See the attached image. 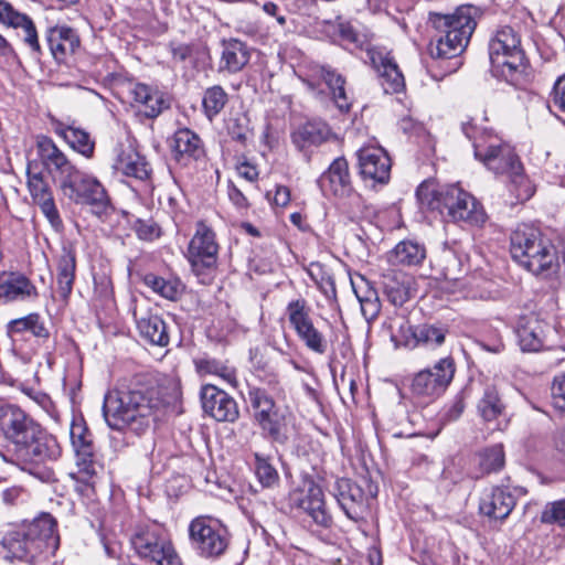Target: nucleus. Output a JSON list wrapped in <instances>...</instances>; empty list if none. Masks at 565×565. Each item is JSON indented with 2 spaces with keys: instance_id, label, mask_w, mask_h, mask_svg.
Listing matches in <instances>:
<instances>
[{
  "instance_id": "1",
  "label": "nucleus",
  "mask_w": 565,
  "mask_h": 565,
  "mask_svg": "<svg viewBox=\"0 0 565 565\" xmlns=\"http://www.w3.org/2000/svg\"><path fill=\"white\" fill-rule=\"evenodd\" d=\"M181 396L175 376H137L127 390L110 391L104 399L107 425L142 435L162 420Z\"/></svg>"
},
{
  "instance_id": "2",
  "label": "nucleus",
  "mask_w": 565,
  "mask_h": 565,
  "mask_svg": "<svg viewBox=\"0 0 565 565\" xmlns=\"http://www.w3.org/2000/svg\"><path fill=\"white\" fill-rule=\"evenodd\" d=\"M0 434L23 470L61 456L57 439L15 404L0 401Z\"/></svg>"
},
{
  "instance_id": "3",
  "label": "nucleus",
  "mask_w": 565,
  "mask_h": 565,
  "mask_svg": "<svg viewBox=\"0 0 565 565\" xmlns=\"http://www.w3.org/2000/svg\"><path fill=\"white\" fill-rule=\"evenodd\" d=\"M475 157L488 170L495 174H505L510 179L509 190L516 201L530 200L535 188L523 173V166L513 147L500 137L488 135L473 141Z\"/></svg>"
},
{
  "instance_id": "4",
  "label": "nucleus",
  "mask_w": 565,
  "mask_h": 565,
  "mask_svg": "<svg viewBox=\"0 0 565 565\" xmlns=\"http://www.w3.org/2000/svg\"><path fill=\"white\" fill-rule=\"evenodd\" d=\"M478 9L461 6L455 12L443 14L429 13L428 21L436 31L435 42L429 45L434 58H452L467 47L477 26Z\"/></svg>"
},
{
  "instance_id": "5",
  "label": "nucleus",
  "mask_w": 565,
  "mask_h": 565,
  "mask_svg": "<svg viewBox=\"0 0 565 565\" xmlns=\"http://www.w3.org/2000/svg\"><path fill=\"white\" fill-rule=\"evenodd\" d=\"M416 195L423 206L438 211L454 222L482 224L486 221L481 204L456 184L439 185L435 181H424Z\"/></svg>"
},
{
  "instance_id": "6",
  "label": "nucleus",
  "mask_w": 565,
  "mask_h": 565,
  "mask_svg": "<svg viewBox=\"0 0 565 565\" xmlns=\"http://www.w3.org/2000/svg\"><path fill=\"white\" fill-rule=\"evenodd\" d=\"M510 252L521 267L535 276L548 278L557 274L559 260L556 247L532 225H518L510 237Z\"/></svg>"
},
{
  "instance_id": "7",
  "label": "nucleus",
  "mask_w": 565,
  "mask_h": 565,
  "mask_svg": "<svg viewBox=\"0 0 565 565\" xmlns=\"http://www.w3.org/2000/svg\"><path fill=\"white\" fill-rule=\"evenodd\" d=\"M56 523L50 514L22 523L9 532L2 543L12 558L32 562L36 556L57 546Z\"/></svg>"
},
{
  "instance_id": "8",
  "label": "nucleus",
  "mask_w": 565,
  "mask_h": 565,
  "mask_svg": "<svg viewBox=\"0 0 565 565\" xmlns=\"http://www.w3.org/2000/svg\"><path fill=\"white\" fill-rule=\"evenodd\" d=\"M489 58L494 75L518 83L525 68L520 34L509 25L498 29L489 41Z\"/></svg>"
},
{
  "instance_id": "9",
  "label": "nucleus",
  "mask_w": 565,
  "mask_h": 565,
  "mask_svg": "<svg viewBox=\"0 0 565 565\" xmlns=\"http://www.w3.org/2000/svg\"><path fill=\"white\" fill-rule=\"evenodd\" d=\"M248 401L262 435L274 443L285 444L290 433L289 414L278 407L273 396L262 387L250 386Z\"/></svg>"
},
{
  "instance_id": "10",
  "label": "nucleus",
  "mask_w": 565,
  "mask_h": 565,
  "mask_svg": "<svg viewBox=\"0 0 565 565\" xmlns=\"http://www.w3.org/2000/svg\"><path fill=\"white\" fill-rule=\"evenodd\" d=\"M189 541L198 555L215 559L227 550L231 534L221 520L211 515H199L189 524Z\"/></svg>"
},
{
  "instance_id": "11",
  "label": "nucleus",
  "mask_w": 565,
  "mask_h": 565,
  "mask_svg": "<svg viewBox=\"0 0 565 565\" xmlns=\"http://www.w3.org/2000/svg\"><path fill=\"white\" fill-rule=\"evenodd\" d=\"M130 541L140 557L156 565H182L172 542L157 525L138 526Z\"/></svg>"
},
{
  "instance_id": "12",
  "label": "nucleus",
  "mask_w": 565,
  "mask_h": 565,
  "mask_svg": "<svg viewBox=\"0 0 565 565\" xmlns=\"http://www.w3.org/2000/svg\"><path fill=\"white\" fill-rule=\"evenodd\" d=\"M455 362L447 356L440 359L433 367L417 372L411 382V392L413 396L423 403H429L440 396L455 374Z\"/></svg>"
},
{
  "instance_id": "13",
  "label": "nucleus",
  "mask_w": 565,
  "mask_h": 565,
  "mask_svg": "<svg viewBox=\"0 0 565 565\" xmlns=\"http://www.w3.org/2000/svg\"><path fill=\"white\" fill-rule=\"evenodd\" d=\"M61 190L74 203L89 205L92 212L98 216L109 209L110 201L103 184L79 170L62 185Z\"/></svg>"
},
{
  "instance_id": "14",
  "label": "nucleus",
  "mask_w": 565,
  "mask_h": 565,
  "mask_svg": "<svg viewBox=\"0 0 565 565\" xmlns=\"http://www.w3.org/2000/svg\"><path fill=\"white\" fill-rule=\"evenodd\" d=\"M218 248L213 228L205 222L199 221L185 254L192 271L196 276H201L216 266Z\"/></svg>"
},
{
  "instance_id": "15",
  "label": "nucleus",
  "mask_w": 565,
  "mask_h": 565,
  "mask_svg": "<svg viewBox=\"0 0 565 565\" xmlns=\"http://www.w3.org/2000/svg\"><path fill=\"white\" fill-rule=\"evenodd\" d=\"M288 321L297 337L310 351L324 354L328 341L323 333L316 328L311 318V309L303 298L291 300L286 308Z\"/></svg>"
},
{
  "instance_id": "16",
  "label": "nucleus",
  "mask_w": 565,
  "mask_h": 565,
  "mask_svg": "<svg viewBox=\"0 0 565 565\" xmlns=\"http://www.w3.org/2000/svg\"><path fill=\"white\" fill-rule=\"evenodd\" d=\"M348 519L360 522L369 512V499L363 489L349 479H338L330 490Z\"/></svg>"
},
{
  "instance_id": "17",
  "label": "nucleus",
  "mask_w": 565,
  "mask_h": 565,
  "mask_svg": "<svg viewBox=\"0 0 565 565\" xmlns=\"http://www.w3.org/2000/svg\"><path fill=\"white\" fill-rule=\"evenodd\" d=\"M38 154L47 172L60 182V188L77 172V168L57 148L54 141L41 136L36 141Z\"/></svg>"
},
{
  "instance_id": "18",
  "label": "nucleus",
  "mask_w": 565,
  "mask_h": 565,
  "mask_svg": "<svg viewBox=\"0 0 565 565\" xmlns=\"http://www.w3.org/2000/svg\"><path fill=\"white\" fill-rule=\"evenodd\" d=\"M359 170L364 181L384 184L390 180L391 159L387 152L377 146H366L358 151Z\"/></svg>"
},
{
  "instance_id": "19",
  "label": "nucleus",
  "mask_w": 565,
  "mask_h": 565,
  "mask_svg": "<svg viewBox=\"0 0 565 565\" xmlns=\"http://www.w3.org/2000/svg\"><path fill=\"white\" fill-rule=\"evenodd\" d=\"M366 55L381 77L385 93H399L405 86V81L391 52L385 47H366Z\"/></svg>"
},
{
  "instance_id": "20",
  "label": "nucleus",
  "mask_w": 565,
  "mask_h": 565,
  "mask_svg": "<svg viewBox=\"0 0 565 565\" xmlns=\"http://www.w3.org/2000/svg\"><path fill=\"white\" fill-rule=\"evenodd\" d=\"M201 402L204 412L217 422H235L239 411L235 399L213 384L203 385Z\"/></svg>"
},
{
  "instance_id": "21",
  "label": "nucleus",
  "mask_w": 565,
  "mask_h": 565,
  "mask_svg": "<svg viewBox=\"0 0 565 565\" xmlns=\"http://www.w3.org/2000/svg\"><path fill=\"white\" fill-rule=\"evenodd\" d=\"M319 186L324 195L345 199L354 192L349 163L345 158H335L328 170L324 171L319 180Z\"/></svg>"
},
{
  "instance_id": "22",
  "label": "nucleus",
  "mask_w": 565,
  "mask_h": 565,
  "mask_svg": "<svg viewBox=\"0 0 565 565\" xmlns=\"http://www.w3.org/2000/svg\"><path fill=\"white\" fill-rule=\"evenodd\" d=\"M0 23L12 29H21L23 42L30 49L33 56L42 54L38 31L32 19L18 11L9 1L0 0Z\"/></svg>"
},
{
  "instance_id": "23",
  "label": "nucleus",
  "mask_w": 565,
  "mask_h": 565,
  "mask_svg": "<svg viewBox=\"0 0 565 565\" xmlns=\"http://www.w3.org/2000/svg\"><path fill=\"white\" fill-rule=\"evenodd\" d=\"M551 326L534 313L520 318L516 337L522 351L537 352L547 347V334Z\"/></svg>"
},
{
  "instance_id": "24",
  "label": "nucleus",
  "mask_w": 565,
  "mask_h": 565,
  "mask_svg": "<svg viewBox=\"0 0 565 565\" xmlns=\"http://www.w3.org/2000/svg\"><path fill=\"white\" fill-rule=\"evenodd\" d=\"M290 502L292 507L308 514L316 524L324 527L331 524L332 519L327 511L324 494L319 486L310 483L307 492L292 491Z\"/></svg>"
},
{
  "instance_id": "25",
  "label": "nucleus",
  "mask_w": 565,
  "mask_h": 565,
  "mask_svg": "<svg viewBox=\"0 0 565 565\" xmlns=\"http://www.w3.org/2000/svg\"><path fill=\"white\" fill-rule=\"evenodd\" d=\"M28 188L33 202L40 206L41 212L47 218L50 224L55 228L61 226L62 220L55 205L53 193L42 173L29 172Z\"/></svg>"
},
{
  "instance_id": "26",
  "label": "nucleus",
  "mask_w": 565,
  "mask_h": 565,
  "mask_svg": "<svg viewBox=\"0 0 565 565\" xmlns=\"http://www.w3.org/2000/svg\"><path fill=\"white\" fill-rule=\"evenodd\" d=\"M515 505V497L509 488L495 487L480 501V512L494 520H504Z\"/></svg>"
},
{
  "instance_id": "27",
  "label": "nucleus",
  "mask_w": 565,
  "mask_h": 565,
  "mask_svg": "<svg viewBox=\"0 0 565 565\" xmlns=\"http://www.w3.org/2000/svg\"><path fill=\"white\" fill-rule=\"evenodd\" d=\"M46 40L53 57L63 62L67 56L75 54L81 46L77 32L66 25H56L47 31Z\"/></svg>"
},
{
  "instance_id": "28",
  "label": "nucleus",
  "mask_w": 565,
  "mask_h": 565,
  "mask_svg": "<svg viewBox=\"0 0 565 565\" xmlns=\"http://www.w3.org/2000/svg\"><path fill=\"white\" fill-rule=\"evenodd\" d=\"M132 106L148 118H154L168 107L163 95L145 84H135L130 89Z\"/></svg>"
},
{
  "instance_id": "29",
  "label": "nucleus",
  "mask_w": 565,
  "mask_h": 565,
  "mask_svg": "<svg viewBox=\"0 0 565 565\" xmlns=\"http://www.w3.org/2000/svg\"><path fill=\"white\" fill-rule=\"evenodd\" d=\"M76 269V254L70 244L62 247L61 254L57 257L56 265V281L57 292L62 300L66 301L72 292L75 279Z\"/></svg>"
},
{
  "instance_id": "30",
  "label": "nucleus",
  "mask_w": 565,
  "mask_h": 565,
  "mask_svg": "<svg viewBox=\"0 0 565 565\" xmlns=\"http://www.w3.org/2000/svg\"><path fill=\"white\" fill-rule=\"evenodd\" d=\"M135 319L139 335L152 345L167 347L170 342L168 326L158 315H147Z\"/></svg>"
},
{
  "instance_id": "31",
  "label": "nucleus",
  "mask_w": 565,
  "mask_h": 565,
  "mask_svg": "<svg viewBox=\"0 0 565 565\" xmlns=\"http://www.w3.org/2000/svg\"><path fill=\"white\" fill-rule=\"evenodd\" d=\"M504 404L493 387L486 388L477 405L478 414L486 423H495L493 430H503L508 420L504 416Z\"/></svg>"
},
{
  "instance_id": "32",
  "label": "nucleus",
  "mask_w": 565,
  "mask_h": 565,
  "mask_svg": "<svg viewBox=\"0 0 565 565\" xmlns=\"http://www.w3.org/2000/svg\"><path fill=\"white\" fill-rule=\"evenodd\" d=\"M38 295L36 287L23 275H10L0 280V299L6 302L33 300Z\"/></svg>"
},
{
  "instance_id": "33",
  "label": "nucleus",
  "mask_w": 565,
  "mask_h": 565,
  "mask_svg": "<svg viewBox=\"0 0 565 565\" xmlns=\"http://www.w3.org/2000/svg\"><path fill=\"white\" fill-rule=\"evenodd\" d=\"M412 278L397 270L383 275V290L387 300L394 306H403L411 298Z\"/></svg>"
},
{
  "instance_id": "34",
  "label": "nucleus",
  "mask_w": 565,
  "mask_h": 565,
  "mask_svg": "<svg viewBox=\"0 0 565 565\" xmlns=\"http://www.w3.org/2000/svg\"><path fill=\"white\" fill-rule=\"evenodd\" d=\"M312 75L323 79L332 93L337 107L341 111L350 110L351 102L347 96L344 88L345 79L341 74L327 66H317L312 70Z\"/></svg>"
},
{
  "instance_id": "35",
  "label": "nucleus",
  "mask_w": 565,
  "mask_h": 565,
  "mask_svg": "<svg viewBox=\"0 0 565 565\" xmlns=\"http://www.w3.org/2000/svg\"><path fill=\"white\" fill-rule=\"evenodd\" d=\"M247 45L238 40L224 42L220 68L230 73L239 72L249 62Z\"/></svg>"
},
{
  "instance_id": "36",
  "label": "nucleus",
  "mask_w": 565,
  "mask_h": 565,
  "mask_svg": "<svg viewBox=\"0 0 565 565\" xmlns=\"http://www.w3.org/2000/svg\"><path fill=\"white\" fill-rule=\"evenodd\" d=\"M330 130L323 122L308 121L299 126L292 134V143L303 150L310 146H318L327 140Z\"/></svg>"
},
{
  "instance_id": "37",
  "label": "nucleus",
  "mask_w": 565,
  "mask_h": 565,
  "mask_svg": "<svg viewBox=\"0 0 565 565\" xmlns=\"http://www.w3.org/2000/svg\"><path fill=\"white\" fill-rule=\"evenodd\" d=\"M117 169L127 177L147 180L150 175L149 163L134 149L124 150L117 160Z\"/></svg>"
},
{
  "instance_id": "38",
  "label": "nucleus",
  "mask_w": 565,
  "mask_h": 565,
  "mask_svg": "<svg viewBox=\"0 0 565 565\" xmlns=\"http://www.w3.org/2000/svg\"><path fill=\"white\" fill-rule=\"evenodd\" d=\"M172 149L175 158L198 159L202 153L200 137L190 129H180L173 136Z\"/></svg>"
},
{
  "instance_id": "39",
  "label": "nucleus",
  "mask_w": 565,
  "mask_h": 565,
  "mask_svg": "<svg viewBox=\"0 0 565 565\" xmlns=\"http://www.w3.org/2000/svg\"><path fill=\"white\" fill-rule=\"evenodd\" d=\"M426 257V249L423 245L412 241L398 243L390 254V262L394 265L415 266Z\"/></svg>"
},
{
  "instance_id": "40",
  "label": "nucleus",
  "mask_w": 565,
  "mask_h": 565,
  "mask_svg": "<svg viewBox=\"0 0 565 565\" xmlns=\"http://www.w3.org/2000/svg\"><path fill=\"white\" fill-rule=\"evenodd\" d=\"M195 366L201 374L214 375L231 387L237 386L236 371L226 362L212 358H202L195 361Z\"/></svg>"
},
{
  "instance_id": "41",
  "label": "nucleus",
  "mask_w": 565,
  "mask_h": 565,
  "mask_svg": "<svg viewBox=\"0 0 565 565\" xmlns=\"http://www.w3.org/2000/svg\"><path fill=\"white\" fill-rule=\"evenodd\" d=\"M77 472L74 478L83 482L86 488H93L94 478L103 470L102 463L96 459L95 447L83 455L82 451L75 452Z\"/></svg>"
},
{
  "instance_id": "42",
  "label": "nucleus",
  "mask_w": 565,
  "mask_h": 565,
  "mask_svg": "<svg viewBox=\"0 0 565 565\" xmlns=\"http://www.w3.org/2000/svg\"><path fill=\"white\" fill-rule=\"evenodd\" d=\"M31 332L36 338L47 339L50 332L39 313H30L25 317L13 319L7 324L9 335Z\"/></svg>"
},
{
  "instance_id": "43",
  "label": "nucleus",
  "mask_w": 565,
  "mask_h": 565,
  "mask_svg": "<svg viewBox=\"0 0 565 565\" xmlns=\"http://www.w3.org/2000/svg\"><path fill=\"white\" fill-rule=\"evenodd\" d=\"M64 140L78 153L90 158L94 153L95 142L90 139L88 132L83 129L66 127L61 131Z\"/></svg>"
},
{
  "instance_id": "44",
  "label": "nucleus",
  "mask_w": 565,
  "mask_h": 565,
  "mask_svg": "<svg viewBox=\"0 0 565 565\" xmlns=\"http://www.w3.org/2000/svg\"><path fill=\"white\" fill-rule=\"evenodd\" d=\"M145 284L161 297L175 300L181 295L183 287L178 279H164L154 274H147Z\"/></svg>"
},
{
  "instance_id": "45",
  "label": "nucleus",
  "mask_w": 565,
  "mask_h": 565,
  "mask_svg": "<svg viewBox=\"0 0 565 565\" xmlns=\"http://www.w3.org/2000/svg\"><path fill=\"white\" fill-rule=\"evenodd\" d=\"M227 100L228 97L223 87L220 85L209 87L204 92L202 100L203 110L207 118L212 120L216 115H218L225 107Z\"/></svg>"
},
{
  "instance_id": "46",
  "label": "nucleus",
  "mask_w": 565,
  "mask_h": 565,
  "mask_svg": "<svg viewBox=\"0 0 565 565\" xmlns=\"http://www.w3.org/2000/svg\"><path fill=\"white\" fill-rule=\"evenodd\" d=\"M505 462L503 446L495 444L479 452V466L486 473L501 470Z\"/></svg>"
},
{
  "instance_id": "47",
  "label": "nucleus",
  "mask_w": 565,
  "mask_h": 565,
  "mask_svg": "<svg viewBox=\"0 0 565 565\" xmlns=\"http://www.w3.org/2000/svg\"><path fill=\"white\" fill-rule=\"evenodd\" d=\"M70 437L75 452L82 451L86 456L87 451L94 448L92 434L82 418L72 422Z\"/></svg>"
},
{
  "instance_id": "48",
  "label": "nucleus",
  "mask_w": 565,
  "mask_h": 565,
  "mask_svg": "<svg viewBox=\"0 0 565 565\" xmlns=\"http://www.w3.org/2000/svg\"><path fill=\"white\" fill-rule=\"evenodd\" d=\"M385 326L390 332L391 340L395 345L407 344L408 339L413 337L414 330L409 321L403 315H394L388 318Z\"/></svg>"
},
{
  "instance_id": "49",
  "label": "nucleus",
  "mask_w": 565,
  "mask_h": 565,
  "mask_svg": "<svg viewBox=\"0 0 565 565\" xmlns=\"http://www.w3.org/2000/svg\"><path fill=\"white\" fill-rule=\"evenodd\" d=\"M540 521L557 526L565 536V499L547 503L541 512Z\"/></svg>"
},
{
  "instance_id": "50",
  "label": "nucleus",
  "mask_w": 565,
  "mask_h": 565,
  "mask_svg": "<svg viewBox=\"0 0 565 565\" xmlns=\"http://www.w3.org/2000/svg\"><path fill=\"white\" fill-rule=\"evenodd\" d=\"M446 331L443 328L424 324L414 330L413 338L417 343L436 348L444 343Z\"/></svg>"
},
{
  "instance_id": "51",
  "label": "nucleus",
  "mask_w": 565,
  "mask_h": 565,
  "mask_svg": "<svg viewBox=\"0 0 565 565\" xmlns=\"http://www.w3.org/2000/svg\"><path fill=\"white\" fill-rule=\"evenodd\" d=\"M319 271L316 274L313 270L310 271L312 279L315 280L319 290L326 296L329 301L337 300V289L333 276L323 270L322 267H318Z\"/></svg>"
},
{
  "instance_id": "52",
  "label": "nucleus",
  "mask_w": 565,
  "mask_h": 565,
  "mask_svg": "<svg viewBox=\"0 0 565 565\" xmlns=\"http://www.w3.org/2000/svg\"><path fill=\"white\" fill-rule=\"evenodd\" d=\"M256 465L255 472L259 482L264 487H271L278 481L277 470L269 463L266 458L255 455Z\"/></svg>"
},
{
  "instance_id": "53",
  "label": "nucleus",
  "mask_w": 565,
  "mask_h": 565,
  "mask_svg": "<svg viewBox=\"0 0 565 565\" xmlns=\"http://www.w3.org/2000/svg\"><path fill=\"white\" fill-rule=\"evenodd\" d=\"M552 406L565 414V372L555 376L551 387Z\"/></svg>"
},
{
  "instance_id": "54",
  "label": "nucleus",
  "mask_w": 565,
  "mask_h": 565,
  "mask_svg": "<svg viewBox=\"0 0 565 565\" xmlns=\"http://www.w3.org/2000/svg\"><path fill=\"white\" fill-rule=\"evenodd\" d=\"M443 274L445 279L448 280H458L461 274V260L460 258L451 250H446L443 254Z\"/></svg>"
},
{
  "instance_id": "55",
  "label": "nucleus",
  "mask_w": 565,
  "mask_h": 565,
  "mask_svg": "<svg viewBox=\"0 0 565 565\" xmlns=\"http://www.w3.org/2000/svg\"><path fill=\"white\" fill-rule=\"evenodd\" d=\"M134 230L138 237L145 241H152L161 234L160 227L152 220H137L134 223Z\"/></svg>"
},
{
  "instance_id": "56",
  "label": "nucleus",
  "mask_w": 565,
  "mask_h": 565,
  "mask_svg": "<svg viewBox=\"0 0 565 565\" xmlns=\"http://www.w3.org/2000/svg\"><path fill=\"white\" fill-rule=\"evenodd\" d=\"M360 306L361 312L367 321L375 320L381 311V301L379 295L376 294L369 298H364V300L360 302Z\"/></svg>"
},
{
  "instance_id": "57",
  "label": "nucleus",
  "mask_w": 565,
  "mask_h": 565,
  "mask_svg": "<svg viewBox=\"0 0 565 565\" xmlns=\"http://www.w3.org/2000/svg\"><path fill=\"white\" fill-rule=\"evenodd\" d=\"M341 39L349 44H353L354 47L363 49L366 45V38L360 34L351 25H342L340 30Z\"/></svg>"
},
{
  "instance_id": "58",
  "label": "nucleus",
  "mask_w": 565,
  "mask_h": 565,
  "mask_svg": "<svg viewBox=\"0 0 565 565\" xmlns=\"http://www.w3.org/2000/svg\"><path fill=\"white\" fill-rule=\"evenodd\" d=\"M262 10L269 17L275 18L277 23L284 28L287 23L286 15L282 9L273 1H266L262 4Z\"/></svg>"
},
{
  "instance_id": "59",
  "label": "nucleus",
  "mask_w": 565,
  "mask_h": 565,
  "mask_svg": "<svg viewBox=\"0 0 565 565\" xmlns=\"http://www.w3.org/2000/svg\"><path fill=\"white\" fill-rule=\"evenodd\" d=\"M351 284L359 302H362V300H364L366 297L369 298L377 294V291L372 286H370V282L363 277L360 278V284H356L353 280Z\"/></svg>"
},
{
  "instance_id": "60",
  "label": "nucleus",
  "mask_w": 565,
  "mask_h": 565,
  "mask_svg": "<svg viewBox=\"0 0 565 565\" xmlns=\"http://www.w3.org/2000/svg\"><path fill=\"white\" fill-rule=\"evenodd\" d=\"M552 96L554 105L565 111V74L555 82Z\"/></svg>"
},
{
  "instance_id": "61",
  "label": "nucleus",
  "mask_w": 565,
  "mask_h": 565,
  "mask_svg": "<svg viewBox=\"0 0 565 565\" xmlns=\"http://www.w3.org/2000/svg\"><path fill=\"white\" fill-rule=\"evenodd\" d=\"M227 195L230 201L238 209L245 210L248 207V201L243 192L232 182H230L227 188Z\"/></svg>"
},
{
  "instance_id": "62",
  "label": "nucleus",
  "mask_w": 565,
  "mask_h": 565,
  "mask_svg": "<svg viewBox=\"0 0 565 565\" xmlns=\"http://www.w3.org/2000/svg\"><path fill=\"white\" fill-rule=\"evenodd\" d=\"M18 60V55L11 43L0 34V61L10 63Z\"/></svg>"
},
{
  "instance_id": "63",
  "label": "nucleus",
  "mask_w": 565,
  "mask_h": 565,
  "mask_svg": "<svg viewBox=\"0 0 565 565\" xmlns=\"http://www.w3.org/2000/svg\"><path fill=\"white\" fill-rule=\"evenodd\" d=\"M275 205L285 207L290 201V191L287 186L278 185L273 199Z\"/></svg>"
},
{
  "instance_id": "64",
  "label": "nucleus",
  "mask_w": 565,
  "mask_h": 565,
  "mask_svg": "<svg viewBox=\"0 0 565 565\" xmlns=\"http://www.w3.org/2000/svg\"><path fill=\"white\" fill-rule=\"evenodd\" d=\"M237 173L239 177L244 178L245 180L253 182L257 180L258 178V171L256 167L244 162L237 167Z\"/></svg>"
}]
</instances>
